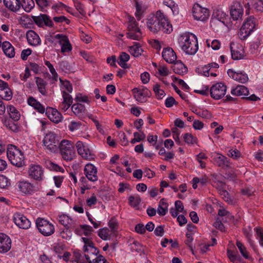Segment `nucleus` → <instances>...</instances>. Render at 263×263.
<instances>
[{
	"label": "nucleus",
	"instance_id": "nucleus-21",
	"mask_svg": "<svg viewBox=\"0 0 263 263\" xmlns=\"http://www.w3.org/2000/svg\"><path fill=\"white\" fill-rule=\"evenodd\" d=\"M55 38L58 40L62 53H65L71 51L72 46L67 36L61 34H57L55 35Z\"/></svg>",
	"mask_w": 263,
	"mask_h": 263
},
{
	"label": "nucleus",
	"instance_id": "nucleus-29",
	"mask_svg": "<svg viewBox=\"0 0 263 263\" xmlns=\"http://www.w3.org/2000/svg\"><path fill=\"white\" fill-rule=\"evenodd\" d=\"M62 99L60 103L59 108L60 110L65 112L70 107L72 106L73 103V98L70 94L62 95Z\"/></svg>",
	"mask_w": 263,
	"mask_h": 263
},
{
	"label": "nucleus",
	"instance_id": "nucleus-13",
	"mask_svg": "<svg viewBox=\"0 0 263 263\" xmlns=\"http://www.w3.org/2000/svg\"><path fill=\"white\" fill-rule=\"evenodd\" d=\"M219 68V65L216 63H211L205 65H200L196 68V72L205 77H216L215 71Z\"/></svg>",
	"mask_w": 263,
	"mask_h": 263
},
{
	"label": "nucleus",
	"instance_id": "nucleus-50",
	"mask_svg": "<svg viewBox=\"0 0 263 263\" xmlns=\"http://www.w3.org/2000/svg\"><path fill=\"white\" fill-rule=\"evenodd\" d=\"M71 110L76 116H79L84 113L85 107L80 103H75L71 106Z\"/></svg>",
	"mask_w": 263,
	"mask_h": 263
},
{
	"label": "nucleus",
	"instance_id": "nucleus-55",
	"mask_svg": "<svg viewBox=\"0 0 263 263\" xmlns=\"http://www.w3.org/2000/svg\"><path fill=\"white\" fill-rule=\"evenodd\" d=\"M133 136L134 138H133L130 141L133 144L143 141L145 138V135L142 132H135L133 134Z\"/></svg>",
	"mask_w": 263,
	"mask_h": 263
},
{
	"label": "nucleus",
	"instance_id": "nucleus-8",
	"mask_svg": "<svg viewBox=\"0 0 263 263\" xmlns=\"http://www.w3.org/2000/svg\"><path fill=\"white\" fill-rule=\"evenodd\" d=\"M59 140L57 135L53 132H48L43 140V145L45 149L50 153H55L58 151Z\"/></svg>",
	"mask_w": 263,
	"mask_h": 263
},
{
	"label": "nucleus",
	"instance_id": "nucleus-12",
	"mask_svg": "<svg viewBox=\"0 0 263 263\" xmlns=\"http://www.w3.org/2000/svg\"><path fill=\"white\" fill-rule=\"evenodd\" d=\"M78 154L83 159L91 160L95 158V155L90 149L88 145L82 141H78L75 144Z\"/></svg>",
	"mask_w": 263,
	"mask_h": 263
},
{
	"label": "nucleus",
	"instance_id": "nucleus-38",
	"mask_svg": "<svg viewBox=\"0 0 263 263\" xmlns=\"http://www.w3.org/2000/svg\"><path fill=\"white\" fill-rule=\"evenodd\" d=\"M231 93L232 95L243 98L248 95L249 90L245 86L238 85L232 89Z\"/></svg>",
	"mask_w": 263,
	"mask_h": 263
},
{
	"label": "nucleus",
	"instance_id": "nucleus-48",
	"mask_svg": "<svg viewBox=\"0 0 263 263\" xmlns=\"http://www.w3.org/2000/svg\"><path fill=\"white\" fill-rule=\"evenodd\" d=\"M35 82L39 92L44 96L46 95L47 91L46 89V83L42 78L36 77Z\"/></svg>",
	"mask_w": 263,
	"mask_h": 263
},
{
	"label": "nucleus",
	"instance_id": "nucleus-36",
	"mask_svg": "<svg viewBox=\"0 0 263 263\" xmlns=\"http://www.w3.org/2000/svg\"><path fill=\"white\" fill-rule=\"evenodd\" d=\"M27 103L39 112L43 114L45 112V107L33 97H29L27 99Z\"/></svg>",
	"mask_w": 263,
	"mask_h": 263
},
{
	"label": "nucleus",
	"instance_id": "nucleus-18",
	"mask_svg": "<svg viewBox=\"0 0 263 263\" xmlns=\"http://www.w3.org/2000/svg\"><path fill=\"white\" fill-rule=\"evenodd\" d=\"M230 14L233 21L241 20L243 14L242 5L238 2H235L231 6Z\"/></svg>",
	"mask_w": 263,
	"mask_h": 263
},
{
	"label": "nucleus",
	"instance_id": "nucleus-3",
	"mask_svg": "<svg viewBox=\"0 0 263 263\" xmlns=\"http://www.w3.org/2000/svg\"><path fill=\"white\" fill-rule=\"evenodd\" d=\"M81 239L84 243V256L88 263H108L104 256L98 255L99 251L91 240L84 237Z\"/></svg>",
	"mask_w": 263,
	"mask_h": 263
},
{
	"label": "nucleus",
	"instance_id": "nucleus-54",
	"mask_svg": "<svg viewBox=\"0 0 263 263\" xmlns=\"http://www.w3.org/2000/svg\"><path fill=\"white\" fill-rule=\"evenodd\" d=\"M212 243L211 244L205 242H202L199 244V247L201 253H205L209 250L210 246H213L216 244V239L215 238H213L212 239Z\"/></svg>",
	"mask_w": 263,
	"mask_h": 263
},
{
	"label": "nucleus",
	"instance_id": "nucleus-44",
	"mask_svg": "<svg viewBox=\"0 0 263 263\" xmlns=\"http://www.w3.org/2000/svg\"><path fill=\"white\" fill-rule=\"evenodd\" d=\"M59 222L67 228L72 227L73 220L68 215L65 214L61 215L58 218Z\"/></svg>",
	"mask_w": 263,
	"mask_h": 263
},
{
	"label": "nucleus",
	"instance_id": "nucleus-46",
	"mask_svg": "<svg viewBox=\"0 0 263 263\" xmlns=\"http://www.w3.org/2000/svg\"><path fill=\"white\" fill-rule=\"evenodd\" d=\"M153 89L154 92L155 96L157 99L161 100L165 97V93L159 84H155L153 85Z\"/></svg>",
	"mask_w": 263,
	"mask_h": 263
},
{
	"label": "nucleus",
	"instance_id": "nucleus-23",
	"mask_svg": "<svg viewBox=\"0 0 263 263\" xmlns=\"http://www.w3.org/2000/svg\"><path fill=\"white\" fill-rule=\"evenodd\" d=\"M227 73L230 78L241 83H245L249 80L247 74L242 71L236 72L230 69L228 70Z\"/></svg>",
	"mask_w": 263,
	"mask_h": 263
},
{
	"label": "nucleus",
	"instance_id": "nucleus-1",
	"mask_svg": "<svg viewBox=\"0 0 263 263\" xmlns=\"http://www.w3.org/2000/svg\"><path fill=\"white\" fill-rule=\"evenodd\" d=\"M146 26L153 33L162 31L164 33H170L173 27L167 17L161 10L157 11L155 14H151L146 19Z\"/></svg>",
	"mask_w": 263,
	"mask_h": 263
},
{
	"label": "nucleus",
	"instance_id": "nucleus-10",
	"mask_svg": "<svg viewBox=\"0 0 263 263\" xmlns=\"http://www.w3.org/2000/svg\"><path fill=\"white\" fill-rule=\"evenodd\" d=\"M192 14L194 20L201 22L206 21L210 16V10L198 4H195L193 5L192 9Z\"/></svg>",
	"mask_w": 263,
	"mask_h": 263
},
{
	"label": "nucleus",
	"instance_id": "nucleus-35",
	"mask_svg": "<svg viewBox=\"0 0 263 263\" xmlns=\"http://www.w3.org/2000/svg\"><path fill=\"white\" fill-rule=\"evenodd\" d=\"M1 47H2L3 51L7 57L11 58L15 56L14 48L9 42H3Z\"/></svg>",
	"mask_w": 263,
	"mask_h": 263
},
{
	"label": "nucleus",
	"instance_id": "nucleus-47",
	"mask_svg": "<svg viewBox=\"0 0 263 263\" xmlns=\"http://www.w3.org/2000/svg\"><path fill=\"white\" fill-rule=\"evenodd\" d=\"M84 125L79 121H71L68 125V129L72 133L75 132L79 130L83 129Z\"/></svg>",
	"mask_w": 263,
	"mask_h": 263
},
{
	"label": "nucleus",
	"instance_id": "nucleus-15",
	"mask_svg": "<svg viewBox=\"0 0 263 263\" xmlns=\"http://www.w3.org/2000/svg\"><path fill=\"white\" fill-rule=\"evenodd\" d=\"M28 174L30 178L36 181H41L44 179V170L39 164H30L28 167Z\"/></svg>",
	"mask_w": 263,
	"mask_h": 263
},
{
	"label": "nucleus",
	"instance_id": "nucleus-40",
	"mask_svg": "<svg viewBox=\"0 0 263 263\" xmlns=\"http://www.w3.org/2000/svg\"><path fill=\"white\" fill-rule=\"evenodd\" d=\"M163 4L171 9L174 15L179 14L178 5L173 0H163Z\"/></svg>",
	"mask_w": 263,
	"mask_h": 263
},
{
	"label": "nucleus",
	"instance_id": "nucleus-62",
	"mask_svg": "<svg viewBox=\"0 0 263 263\" xmlns=\"http://www.w3.org/2000/svg\"><path fill=\"white\" fill-rule=\"evenodd\" d=\"M207 159L206 155L203 153H200L197 155L196 156V159L200 164L201 168H203L206 166V163L203 160Z\"/></svg>",
	"mask_w": 263,
	"mask_h": 263
},
{
	"label": "nucleus",
	"instance_id": "nucleus-27",
	"mask_svg": "<svg viewBox=\"0 0 263 263\" xmlns=\"http://www.w3.org/2000/svg\"><path fill=\"white\" fill-rule=\"evenodd\" d=\"M162 56L167 63H174L177 60V55L174 50L171 47H166L163 49Z\"/></svg>",
	"mask_w": 263,
	"mask_h": 263
},
{
	"label": "nucleus",
	"instance_id": "nucleus-16",
	"mask_svg": "<svg viewBox=\"0 0 263 263\" xmlns=\"http://www.w3.org/2000/svg\"><path fill=\"white\" fill-rule=\"evenodd\" d=\"M84 174L87 179L91 182H95L98 180V169L92 163H87L84 168Z\"/></svg>",
	"mask_w": 263,
	"mask_h": 263
},
{
	"label": "nucleus",
	"instance_id": "nucleus-24",
	"mask_svg": "<svg viewBox=\"0 0 263 263\" xmlns=\"http://www.w3.org/2000/svg\"><path fill=\"white\" fill-rule=\"evenodd\" d=\"M211 157L213 158L214 163L222 168L227 167L229 166L228 159L219 153H212Z\"/></svg>",
	"mask_w": 263,
	"mask_h": 263
},
{
	"label": "nucleus",
	"instance_id": "nucleus-45",
	"mask_svg": "<svg viewBox=\"0 0 263 263\" xmlns=\"http://www.w3.org/2000/svg\"><path fill=\"white\" fill-rule=\"evenodd\" d=\"M129 58L130 57L128 53L124 52H121L119 57L118 64L123 68H128L129 67L126 62L129 61Z\"/></svg>",
	"mask_w": 263,
	"mask_h": 263
},
{
	"label": "nucleus",
	"instance_id": "nucleus-25",
	"mask_svg": "<svg viewBox=\"0 0 263 263\" xmlns=\"http://www.w3.org/2000/svg\"><path fill=\"white\" fill-rule=\"evenodd\" d=\"M0 97L4 100L9 101L12 99V92L7 83L0 79Z\"/></svg>",
	"mask_w": 263,
	"mask_h": 263
},
{
	"label": "nucleus",
	"instance_id": "nucleus-20",
	"mask_svg": "<svg viewBox=\"0 0 263 263\" xmlns=\"http://www.w3.org/2000/svg\"><path fill=\"white\" fill-rule=\"evenodd\" d=\"M133 96L136 100L140 103H144L146 101L149 95V91L145 87L142 86L134 88L132 90Z\"/></svg>",
	"mask_w": 263,
	"mask_h": 263
},
{
	"label": "nucleus",
	"instance_id": "nucleus-14",
	"mask_svg": "<svg viewBox=\"0 0 263 263\" xmlns=\"http://www.w3.org/2000/svg\"><path fill=\"white\" fill-rule=\"evenodd\" d=\"M227 89V86L223 83H216L210 88V94L213 99L219 100L224 96Z\"/></svg>",
	"mask_w": 263,
	"mask_h": 263
},
{
	"label": "nucleus",
	"instance_id": "nucleus-49",
	"mask_svg": "<svg viewBox=\"0 0 263 263\" xmlns=\"http://www.w3.org/2000/svg\"><path fill=\"white\" fill-rule=\"evenodd\" d=\"M184 142L189 145L197 144L198 139L196 136L190 133H185L182 135Z\"/></svg>",
	"mask_w": 263,
	"mask_h": 263
},
{
	"label": "nucleus",
	"instance_id": "nucleus-4",
	"mask_svg": "<svg viewBox=\"0 0 263 263\" xmlns=\"http://www.w3.org/2000/svg\"><path fill=\"white\" fill-rule=\"evenodd\" d=\"M228 15L221 10H214L210 21V25L215 32L224 29L228 25Z\"/></svg>",
	"mask_w": 263,
	"mask_h": 263
},
{
	"label": "nucleus",
	"instance_id": "nucleus-52",
	"mask_svg": "<svg viewBox=\"0 0 263 263\" xmlns=\"http://www.w3.org/2000/svg\"><path fill=\"white\" fill-rule=\"evenodd\" d=\"M168 210V204L164 201V200L161 199L160 201L158 207L157 208V213L160 216H164L166 214Z\"/></svg>",
	"mask_w": 263,
	"mask_h": 263
},
{
	"label": "nucleus",
	"instance_id": "nucleus-59",
	"mask_svg": "<svg viewBox=\"0 0 263 263\" xmlns=\"http://www.w3.org/2000/svg\"><path fill=\"white\" fill-rule=\"evenodd\" d=\"M22 7L26 12H29L34 8V2L33 0H24Z\"/></svg>",
	"mask_w": 263,
	"mask_h": 263
},
{
	"label": "nucleus",
	"instance_id": "nucleus-37",
	"mask_svg": "<svg viewBox=\"0 0 263 263\" xmlns=\"http://www.w3.org/2000/svg\"><path fill=\"white\" fill-rule=\"evenodd\" d=\"M61 94H70L72 92L73 87L69 81L60 79Z\"/></svg>",
	"mask_w": 263,
	"mask_h": 263
},
{
	"label": "nucleus",
	"instance_id": "nucleus-6",
	"mask_svg": "<svg viewBox=\"0 0 263 263\" xmlns=\"http://www.w3.org/2000/svg\"><path fill=\"white\" fill-rule=\"evenodd\" d=\"M7 155L12 164L17 167H21L24 164V154L16 146L13 145H8Z\"/></svg>",
	"mask_w": 263,
	"mask_h": 263
},
{
	"label": "nucleus",
	"instance_id": "nucleus-5",
	"mask_svg": "<svg viewBox=\"0 0 263 263\" xmlns=\"http://www.w3.org/2000/svg\"><path fill=\"white\" fill-rule=\"evenodd\" d=\"M75 144L71 140L64 139L59 144L58 149H59L62 158L66 161H70L76 157Z\"/></svg>",
	"mask_w": 263,
	"mask_h": 263
},
{
	"label": "nucleus",
	"instance_id": "nucleus-39",
	"mask_svg": "<svg viewBox=\"0 0 263 263\" xmlns=\"http://www.w3.org/2000/svg\"><path fill=\"white\" fill-rule=\"evenodd\" d=\"M224 179L221 175H216L214 176L213 180V185L217 188L219 191L224 189L226 187V184L224 182Z\"/></svg>",
	"mask_w": 263,
	"mask_h": 263
},
{
	"label": "nucleus",
	"instance_id": "nucleus-22",
	"mask_svg": "<svg viewBox=\"0 0 263 263\" xmlns=\"http://www.w3.org/2000/svg\"><path fill=\"white\" fill-rule=\"evenodd\" d=\"M19 191L24 194H31L36 191L35 186L28 181L23 180L17 183Z\"/></svg>",
	"mask_w": 263,
	"mask_h": 263
},
{
	"label": "nucleus",
	"instance_id": "nucleus-51",
	"mask_svg": "<svg viewBox=\"0 0 263 263\" xmlns=\"http://www.w3.org/2000/svg\"><path fill=\"white\" fill-rule=\"evenodd\" d=\"M192 111L197 115L198 116L202 118L209 119L211 118V113L206 109H203L199 108H193Z\"/></svg>",
	"mask_w": 263,
	"mask_h": 263
},
{
	"label": "nucleus",
	"instance_id": "nucleus-56",
	"mask_svg": "<svg viewBox=\"0 0 263 263\" xmlns=\"http://www.w3.org/2000/svg\"><path fill=\"white\" fill-rule=\"evenodd\" d=\"M218 215L220 217H223L224 218L222 220L225 222L228 221L229 220H231L233 217L229 212L223 208H220L218 210Z\"/></svg>",
	"mask_w": 263,
	"mask_h": 263
},
{
	"label": "nucleus",
	"instance_id": "nucleus-30",
	"mask_svg": "<svg viewBox=\"0 0 263 263\" xmlns=\"http://www.w3.org/2000/svg\"><path fill=\"white\" fill-rule=\"evenodd\" d=\"M54 251L60 259H63L65 261H68L70 257V253L65 250L64 246L61 243H58L54 247Z\"/></svg>",
	"mask_w": 263,
	"mask_h": 263
},
{
	"label": "nucleus",
	"instance_id": "nucleus-61",
	"mask_svg": "<svg viewBox=\"0 0 263 263\" xmlns=\"http://www.w3.org/2000/svg\"><path fill=\"white\" fill-rule=\"evenodd\" d=\"M131 249L138 253H141L143 251V246L138 241L134 240L130 243Z\"/></svg>",
	"mask_w": 263,
	"mask_h": 263
},
{
	"label": "nucleus",
	"instance_id": "nucleus-43",
	"mask_svg": "<svg viewBox=\"0 0 263 263\" xmlns=\"http://www.w3.org/2000/svg\"><path fill=\"white\" fill-rule=\"evenodd\" d=\"M111 231L107 228H103L99 230L98 232L99 236L103 240H106L110 239L111 236L114 235Z\"/></svg>",
	"mask_w": 263,
	"mask_h": 263
},
{
	"label": "nucleus",
	"instance_id": "nucleus-33",
	"mask_svg": "<svg viewBox=\"0 0 263 263\" xmlns=\"http://www.w3.org/2000/svg\"><path fill=\"white\" fill-rule=\"evenodd\" d=\"M135 6L136 8L135 16L138 20H140L143 17L147 6L142 2L137 0H135Z\"/></svg>",
	"mask_w": 263,
	"mask_h": 263
},
{
	"label": "nucleus",
	"instance_id": "nucleus-19",
	"mask_svg": "<svg viewBox=\"0 0 263 263\" xmlns=\"http://www.w3.org/2000/svg\"><path fill=\"white\" fill-rule=\"evenodd\" d=\"M13 221L20 229H28L31 227V221L24 215L16 213L13 215Z\"/></svg>",
	"mask_w": 263,
	"mask_h": 263
},
{
	"label": "nucleus",
	"instance_id": "nucleus-26",
	"mask_svg": "<svg viewBox=\"0 0 263 263\" xmlns=\"http://www.w3.org/2000/svg\"><path fill=\"white\" fill-rule=\"evenodd\" d=\"M11 248V240L8 236L0 233V253H5Z\"/></svg>",
	"mask_w": 263,
	"mask_h": 263
},
{
	"label": "nucleus",
	"instance_id": "nucleus-17",
	"mask_svg": "<svg viewBox=\"0 0 263 263\" xmlns=\"http://www.w3.org/2000/svg\"><path fill=\"white\" fill-rule=\"evenodd\" d=\"M230 49L232 58L234 60L243 59L246 57L243 47L237 43H231Z\"/></svg>",
	"mask_w": 263,
	"mask_h": 263
},
{
	"label": "nucleus",
	"instance_id": "nucleus-7",
	"mask_svg": "<svg viewBox=\"0 0 263 263\" xmlns=\"http://www.w3.org/2000/svg\"><path fill=\"white\" fill-rule=\"evenodd\" d=\"M257 25V20L253 16L248 17L243 23L238 33L241 40H245L254 32Z\"/></svg>",
	"mask_w": 263,
	"mask_h": 263
},
{
	"label": "nucleus",
	"instance_id": "nucleus-64",
	"mask_svg": "<svg viewBox=\"0 0 263 263\" xmlns=\"http://www.w3.org/2000/svg\"><path fill=\"white\" fill-rule=\"evenodd\" d=\"M257 235V239L261 246L263 247V228L255 229Z\"/></svg>",
	"mask_w": 263,
	"mask_h": 263
},
{
	"label": "nucleus",
	"instance_id": "nucleus-53",
	"mask_svg": "<svg viewBox=\"0 0 263 263\" xmlns=\"http://www.w3.org/2000/svg\"><path fill=\"white\" fill-rule=\"evenodd\" d=\"M174 70L179 74H184L187 72V68L181 62H177L175 63Z\"/></svg>",
	"mask_w": 263,
	"mask_h": 263
},
{
	"label": "nucleus",
	"instance_id": "nucleus-2",
	"mask_svg": "<svg viewBox=\"0 0 263 263\" xmlns=\"http://www.w3.org/2000/svg\"><path fill=\"white\" fill-rule=\"evenodd\" d=\"M178 43L180 48L186 54L194 55L198 50L197 36L193 33L185 32L178 37Z\"/></svg>",
	"mask_w": 263,
	"mask_h": 263
},
{
	"label": "nucleus",
	"instance_id": "nucleus-41",
	"mask_svg": "<svg viewBox=\"0 0 263 263\" xmlns=\"http://www.w3.org/2000/svg\"><path fill=\"white\" fill-rule=\"evenodd\" d=\"M129 51L135 57H138L141 55L143 50L139 43H135L133 46L129 47Z\"/></svg>",
	"mask_w": 263,
	"mask_h": 263
},
{
	"label": "nucleus",
	"instance_id": "nucleus-11",
	"mask_svg": "<svg viewBox=\"0 0 263 263\" xmlns=\"http://www.w3.org/2000/svg\"><path fill=\"white\" fill-rule=\"evenodd\" d=\"M36 226L39 232L44 236H50L54 232V227L50 221L41 218L36 220Z\"/></svg>",
	"mask_w": 263,
	"mask_h": 263
},
{
	"label": "nucleus",
	"instance_id": "nucleus-42",
	"mask_svg": "<svg viewBox=\"0 0 263 263\" xmlns=\"http://www.w3.org/2000/svg\"><path fill=\"white\" fill-rule=\"evenodd\" d=\"M7 112L10 117L14 121H18L21 117L20 111L13 105H8L7 107Z\"/></svg>",
	"mask_w": 263,
	"mask_h": 263
},
{
	"label": "nucleus",
	"instance_id": "nucleus-60",
	"mask_svg": "<svg viewBox=\"0 0 263 263\" xmlns=\"http://www.w3.org/2000/svg\"><path fill=\"white\" fill-rule=\"evenodd\" d=\"M11 182L6 176L0 175V188L6 189L10 185Z\"/></svg>",
	"mask_w": 263,
	"mask_h": 263
},
{
	"label": "nucleus",
	"instance_id": "nucleus-57",
	"mask_svg": "<svg viewBox=\"0 0 263 263\" xmlns=\"http://www.w3.org/2000/svg\"><path fill=\"white\" fill-rule=\"evenodd\" d=\"M128 200L130 205L134 208H137L141 202V198L138 195L129 196Z\"/></svg>",
	"mask_w": 263,
	"mask_h": 263
},
{
	"label": "nucleus",
	"instance_id": "nucleus-28",
	"mask_svg": "<svg viewBox=\"0 0 263 263\" xmlns=\"http://www.w3.org/2000/svg\"><path fill=\"white\" fill-rule=\"evenodd\" d=\"M32 18L35 23L39 27H43L44 26L51 27L53 25L52 21L49 16L45 14L33 16Z\"/></svg>",
	"mask_w": 263,
	"mask_h": 263
},
{
	"label": "nucleus",
	"instance_id": "nucleus-63",
	"mask_svg": "<svg viewBox=\"0 0 263 263\" xmlns=\"http://www.w3.org/2000/svg\"><path fill=\"white\" fill-rule=\"evenodd\" d=\"M236 245L242 255L246 258H248L249 255L248 253L246 250V247L240 241H237Z\"/></svg>",
	"mask_w": 263,
	"mask_h": 263
},
{
	"label": "nucleus",
	"instance_id": "nucleus-9",
	"mask_svg": "<svg viewBox=\"0 0 263 263\" xmlns=\"http://www.w3.org/2000/svg\"><path fill=\"white\" fill-rule=\"evenodd\" d=\"M127 37L134 40H139L142 37L140 29L134 17L128 16Z\"/></svg>",
	"mask_w": 263,
	"mask_h": 263
},
{
	"label": "nucleus",
	"instance_id": "nucleus-32",
	"mask_svg": "<svg viewBox=\"0 0 263 263\" xmlns=\"http://www.w3.org/2000/svg\"><path fill=\"white\" fill-rule=\"evenodd\" d=\"M28 43L31 46H37L41 43V40L37 33L32 30H28L26 33Z\"/></svg>",
	"mask_w": 263,
	"mask_h": 263
},
{
	"label": "nucleus",
	"instance_id": "nucleus-31",
	"mask_svg": "<svg viewBox=\"0 0 263 263\" xmlns=\"http://www.w3.org/2000/svg\"><path fill=\"white\" fill-rule=\"evenodd\" d=\"M46 113L50 120L54 123H59L63 119L62 115L56 109L49 108L47 109Z\"/></svg>",
	"mask_w": 263,
	"mask_h": 263
},
{
	"label": "nucleus",
	"instance_id": "nucleus-34",
	"mask_svg": "<svg viewBox=\"0 0 263 263\" xmlns=\"http://www.w3.org/2000/svg\"><path fill=\"white\" fill-rule=\"evenodd\" d=\"M5 7L12 12L18 11L21 6L20 0H3Z\"/></svg>",
	"mask_w": 263,
	"mask_h": 263
},
{
	"label": "nucleus",
	"instance_id": "nucleus-58",
	"mask_svg": "<svg viewBox=\"0 0 263 263\" xmlns=\"http://www.w3.org/2000/svg\"><path fill=\"white\" fill-rule=\"evenodd\" d=\"M45 65L48 68L51 74L52 79L54 81H57L58 79V74L54 68L53 65L50 63L49 61H45Z\"/></svg>",
	"mask_w": 263,
	"mask_h": 263
}]
</instances>
